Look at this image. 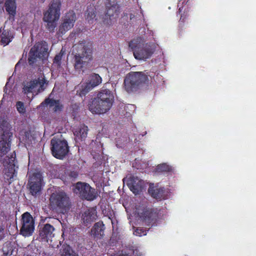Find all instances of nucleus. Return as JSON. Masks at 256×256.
<instances>
[{
  "instance_id": "b1692460",
  "label": "nucleus",
  "mask_w": 256,
  "mask_h": 256,
  "mask_svg": "<svg viewBox=\"0 0 256 256\" xmlns=\"http://www.w3.org/2000/svg\"><path fill=\"white\" fill-rule=\"evenodd\" d=\"M44 103L54 112L60 111L62 110V106L60 104L58 100L48 98L45 100L44 102H42V104H44Z\"/></svg>"
},
{
  "instance_id": "58836bf2",
  "label": "nucleus",
  "mask_w": 256,
  "mask_h": 256,
  "mask_svg": "<svg viewBox=\"0 0 256 256\" xmlns=\"http://www.w3.org/2000/svg\"><path fill=\"white\" fill-rule=\"evenodd\" d=\"M134 17H136V16H135L134 14H130V20H132Z\"/></svg>"
},
{
  "instance_id": "20e7f679",
  "label": "nucleus",
  "mask_w": 256,
  "mask_h": 256,
  "mask_svg": "<svg viewBox=\"0 0 256 256\" xmlns=\"http://www.w3.org/2000/svg\"><path fill=\"white\" fill-rule=\"evenodd\" d=\"M48 46L46 42L37 43L30 49L28 62L32 68L40 66L48 56Z\"/></svg>"
},
{
  "instance_id": "a211bd4d",
  "label": "nucleus",
  "mask_w": 256,
  "mask_h": 256,
  "mask_svg": "<svg viewBox=\"0 0 256 256\" xmlns=\"http://www.w3.org/2000/svg\"><path fill=\"white\" fill-rule=\"evenodd\" d=\"M138 213L140 217V220L144 222L146 226H149L153 222L157 216L156 212L148 208H144L142 211L138 210Z\"/></svg>"
},
{
  "instance_id": "6e6552de",
  "label": "nucleus",
  "mask_w": 256,
  "mask_h": 256,
  "mask_svg": "<svg viewBox=\"0 0 256 256\" xmlns=\"http://www.w3.org/2000/svg\"><path fill=\"white\" fill-rule=\"evenodd\" d=\"M48 82L44 76L24 83L23 92L26 94H32L34 96L44 91L48 85Z\"/></svg>"
},
{
  "instance_id": "1a4fd4ad",
  "label": "nucleus",
  "mask_w": 256,
  "mask_h": 256,
  "mask_svg": "<svg viewBox=\"0 0 256 256\" xmlns=\"http://www.w3.org/2000/svg\"><path fill=\"white\" fill-rule=\"evenodd\" d=\"M106 12L102 16L103 23L107 26L113 24L120 12V7L115 0H108L106 4Z\"/></svg>"
},
{
  "instance_id": "393cba45",
  "label": "nucleus",
  "mask_w": 256,
  "mask_h": 256,
  "mask_svg": "<svg viewBox=\"0 0 256 256\" xmlns=\"http://www.w3.org/2000/svg\"><path fill=\"white\" fill-rule=\"evenodd\" d=\"M4 5L6 12L10 16H12V18L14 20V17L16 14V0H6Z\"/></svg>"
},
{
  "instance_id": "ddd939ff",
  "label": "nucleus",
  "mask_w": 256,
  "mask_h": 256,
  "mask_svg": "<svg viewBox=\"0 0 256 256\" xmlns=\"http://www.w3.org/2000/svg\"><path fill=\"white\" fill-rule=\"evenodd\" d=\"M123 182L136 195L140 194L144 186V182L142 180L131 174L127 175L124 178Z\"/></svg>"
},
{
  "instance_id": "bb28decb",
  "label": "nucleus",
  "mask_w": 256,
  "mask_h": 256,
  "mask_svg": "<svg viewBox=\"0 0 256 256\" xmlns=\"http://www.w3.org/2000/svg\"><path fill=\"white\" fill-rule=\"evenodd\" d=\"M59 256H78L68 245L64 244L62 246L58 253Z\"/></svg>"
},
{
  "instance_id": "f03ea898",
  "label": "nucleus",
  "mask_w": 256,
  "mask_h": 256,
  "mask_svg": "<svg viewBox=\"0 0 256 256\" xmlns=\"http://www.w3.org/2000/svg\"><path fill=\"white\" fill-rule=\"evenodd\" d=\"M72 52L74 55V68L83 72L92 59L91 46L86 41L80 42L74 45Z\"/></svg>"
},
{
  "instance_id": "6ab92c4d",
  "label": "nucleus",
  "mask_w": 256,
  "mask_h": 256,
  "mask_svg": "<svg viewBox=\"0 0 256 256\" xmlns=\"http://www.w3.org/2000/svg\"><path fill=\"white\" fill-rule=\"evenodd\" d=\"M182 2V6L180 7L178 12L180 14V18L179 20V26H182L188 18V13L190 11V7L187 4V0H179L178 4Z\"/></svg>"
},
{
  "instance_id": "c9c22d12",
  "label": "nucleus",
  "mask_w": 256,
  "mask_h": 256,
  "mask_svg": "<svg viewBox=\"0 0 256 256\" xmlns=\"http://www.w3.org/2000/svg\"><path fill=\"white\" fill-rule=\"evenodd\" d=\"M106 216H108V218L112 220L114 217V212L113 210L108 209V210L106 211Z\"/></svg>"
},
{
  "instance_id": "aec40b11",
  "label": "nucleus",
  "mask_w": 256,
  "mask_h": 256,
  "mask_svg": "<svg viewBox=\"0 0 256 256\" xmlns=\"http://www.w3.org/2000/svg\"><path fill=\"white\" fill-rule=\"evenodd\" d=\"M105 230L104 224L102 222H96L91 230V235L97 238H100L104 235Z\"/></svg>"
},
{
  "instance_id": "f3484780",
  "label": "nucleus",
  "mask_w": 256,
  "mask_h": 256,
  "mask_svg": "<svg viewBox=\"0 0 256 256\" xmlns=\"http://www.w3.org/2000/svg\"><path fill=\"white\" fill-rule=\"evenodd\" d=\"M76 18V15L72 12L67 13L64 18L63 22L59 26L58 34H63L72 28Z\"/></svg>"
},
{
  "instance_id": "9b49d317",
  "label": "nucleus",
  "mask_w": 256,
  "mask_h": 256,
  "mask_svg": "<svg viewBox=\"0 0 256 256\" xmlns=\"http://www.w3.org/2000/svg\"><path fill=\"white\" fill-rule=\"evenodd\" d=\"M28 186L30 194L34 196L40 195L42 186H43V180L42 174L36 172L32 174H29Z\"/></svg>"
},
{
  "instance_id": "473e14b6",
  "label": "nucleus",
  "mask_w": 256,
  "mask_h": 256,
  "mask_svg": "<svg viewBox=\"0 0 256 256\" xmlns=\"http://www.w3.org/2000/svg\"><path fill=\"white\" fill-rule=\"evenodd\" d=\"M62 55V54L61 52L60 54L56 55L54 59V64L58 66H59L60 65Z\"/></svg>"
},
{
  "instance_id": "9d476101",
  "label": "nucleus",
  "mask_w": 256,
  "mask_h": 256,
  "mask_svg": "<svg viewBox=\"0 0 256 256\" xmlns=\"http://www.w3.org/2000/svg\"><path fill=\"white\" fill-rule=\"evenodd\" d=\"M51 150L52 155L57 158L62 159L68 152V146L66 140L56 136L51 140Z\"/></svg>"
},
{
  "instance_id": "4c0bfd02",
  "label": "nucleus",
  "mask_w": 256,
  "mask_h": 256,
  "mask_svg": "<svg viewBox=\"0 0 256 256\" xmlns=\"http://www.w3.org/2000/svg\"><path fill=\"white\" fill-rule=\"evenodd\" d=\"M77 174L76 172H70V176L72 177V178H76L77 176Z\"/></svg>"
},
{
  "instance_id": "a19ab883",
  "label": "nucleus",
  "mask_w": 256,
  "mask_h": 256,
  "mask_svg": "<svg viewBox=\"0 0 256 256\" xmlns=\"http://www.w3.org/2000/svg\"><path fill=\"white\" fill-rule=\"evenodd\" d=\"M44 0H42V2H44Z\"/></svg>"
},
{
  "instance_id": "7c9ffc66",
  "label": "nucleus",
  "mask_w": 256,
  "mask_h": 256,
  "mask_svg": "<svg viewBox=\"0 0 256 256\" xmlns=\"http://www.w3.org/2000/svg\"><path fill=\"white\" fill-rule=\"evenodd\" d=\"M170 170V167L166 164H162L158 165L156 168L157 172H166Z\"/></svg>"
},
{
  "instance_id": "5701e85b",
  "label": "nucleus",
  "mask_w": 256,
  "mask_h": 256,
  "mask_svg": "<svg viewBox=\"0 0 256 256\" xmlns=\"http://www.w3.org/2000/svg\"><path fill=\"white\" fill-rule=\"evenodd\" d=\"M5 28L6 26L3 28L0 29V41L4 45H6L12 38L13 34L10 30L5 29Z\"/></svg>"
},
{
  "instance_id": "2eb2a0df",
  "label": "nucleus",
  "mask_w": 256,
  "mask_h": 256,
  "mask_svg": "<svg viewBox=\"0 0 256 256\" xmlns=\"http://www.w3.org/2000/svg\"><path fill=\"white\" fill-rule=\"evenodd\" d=\"M34 229V222L32 216L28 212L22 216L21 234L24 236H31Z\"/></svg>"
},
{
  "instance_id": "423d86ee",
  "label": "nucleus",
  "mask_w": 256,
  "mask_h": 256,
  "mask_svg": "<svg viewBox=\"0 0 256 256\" xmlns=\"http://www.w3.org/2000/svg\"><path fill=\"white\" fill-rule=\"evenodd\" d=\"M60 0H52L48 10L44 13L43 20L47 23L46 26L50 32H53L56 27V22L60 16Z\"/></svg>"
},
{
  "instance_id": "f704fd0d",
  "label": "nucleus",
  "mask_w": 256,
  "mask_h": 256,
  "mask_svg": "<svg viewBox=\"0 0 256 256\" xmlns=\"http://www.w3.org/2000/svg\"><path fill=\"white\" fill-rule=\"evenodd\" d=\"M134 251L133 250H128L127 252H122V253L118 256H132L134 254Z\"/></svg>"
},
{
  "instance_id": "e433bc0d",
  "label": "nucleus",
  "mask_w": 256,
  "mask_h": 256,
  "mask_svg": "<svg viewBox=\"0 0 256 256\" xmlns=\"http://www.w3.org/2000/svg\"><path fill=\"white\" fill-rule=\"evenodd\" d=\"M5 123H8L7 122H4L0 125V138L2 139V135L4 134V131L6 129V128L4 125H5Z\"/></svg>"
},
{
  "instance_id": "4be33fe9",
  "label": "nucleus",
  "mask_w": 256,
  "mask_h": 256,
  "mask_svg": "<svg viewBox=\"0 0 256 256\" xmlns=\"http://www.w3.org/2000/svg\"><path fill=\"white\" fill-rule=\"evenodd\" d=\"M96 218V212L93 208L88 209L82 215L83 222L86 226L95 220Z\"/></svg>"
},
{
  "instance_id": "f257e3e1",
  "label": "nucleus",
  "mask_w": 256,
  "mask_h": 256,
  "mask_svg": "<svg viewBox=\"0 0 256 256\" xmlns=\"http://www.w3.org/2000/svg\"><path fill=\"white\" fill-rule=\"evenodd\" d=\"M109 84H106L98 92L96 98L89 104L90 110L93 114H102L106 112L114 102V93L107 88Z\"/></svg>"
},
{
  "instance_id": "c756f323",
  "label": "nucleus",
  "mask_w": 256,
  "mask_h": 256,
  "mask_svg": "<svg viewBox=\"0 0 256 256\" xmlns=\"http://www.w3.org/2000/svg\"><path fill=\"white\" fill-rule=\"evenodd\" d=\"M86 18L88 22L90 23H92V21L96 17L94 9L92 8H88L86 12Z\"/></svg>"
},
{
  "instance_id": "f8f14e48",
  "label": "nucleus",
  "mask_w": 256,
  "mask_h": 256,
  "mask_svg": "<svg viewBox=\"0 0 256 256\" xmlns=\"http://www.w3.org/2000/svg\"><path fill=\"white\" fill-rule=\"evenodd\" d=\"M16 154H12L10 157L6 156L4 160L3 164L4 167V178L7 180L9 184L13 180L16 175V168L15 160Z\"/></svg>"
},
{
  "instance_id": "ea45409f",
  "label": "nucleus",
  "mask_w": 256,
  "mask_h": 256,
  "mask_svg": "<svg viewBox=\"0 0 256 256\" xmlns=\"http://www.w3.org/2000/svg\"><path fill=\"white\" fill-rule=\"evenodd\" d=\"M124 16L128 17V14L124 13Z\"/></svg>"
},
{
  "instance_id": "4468645a",
  "label": "nucleus",
  "mask_w": 256,
  "mask_h": 256,
  "mask_svg": "<svg viewBox=\"0 0 256 256\" xmlns=\"http://www.w3.org/2000/svg\"><path fill=\"white\" fill-rule=\"evenodd\" d=\"M75 192L80 196L88 200H92L96 198V192L88 184L82 182L76 184Z\"/></svg>"
},
{
  "instance_id": "a878e982",
  "label": "nucleus",
  "mask_w": 256,
  "mask_h": 256,
  "mask_svg": "<svg viewBox=\"0 0 256 256\" xmlns=\"http://www.w3.org/2000/svg\"><path fill=\"white\" fill-rule=\"evenodd\" d=\"M88 131V126L80 125L74 130V134L76 138L82 140L86 137Z\"/></svg>"
},
{
  "instance_id": "dca6fc26",
  "label": "nucleus",
  "mask_w": 256,
  "mask_h": 256,
  "mask_svg": "<svg viewBox=\"0 0 256 256\" xmlns=\"http://www.w3.org/2000/svg\"><path fill=\"white\" fill-rule=\"evenodd\" d=\"M55 228L53 226L50 224H42L39 230V236L44 242L52 241L54 236Z\"/></svg>"
},
{
  "instance_id": "7ed1b4c3",
  "label": "nucleus",
  "mask_w": 256,
  "mask_h": 256,
  "mask_svg": "<svg viewBox=\"0 0 256 256\" xmlns=\"http://www.w3.org/2000/svg\"><path fill=\"white\" fill-rule=\"evenodd\" d=\"M129 47L133 51L134 58L138 60H145L150 58L154 50L152 44H144V40L140 37L131 40Z\"/></svg>"
},
{
  "instance_id": "2f4dec72",
  "label": "nucleus",
  "mask_w": 256,
  "mask_h": 256,
  "mask_svg": "<svg viewBox=\"0 0 256 256\" xmlns=\"http://www.w3.org/2000/svg\"><path fill=\"white\" fill-rule=\"evenodd\" d=\"M134 234L136 236H141L146 234V230L141 228H136L134 232Z\"/></svg>"
},
{
  "instance_id": "0eeeda50",
  "label": "nucleus",
  "mask_w": 256,
  "mask_h": 256,
  "mask_svg": "<svg viewBox=\"0 0 256 256\" xmlns=\"http://www.w3.org/2000/svg\"><path fill=\"white\" fill-rule=\"evenodd\" d=\"M50 205L53 210L64 213L70 209V198L64 192L52 193L50 198Z\"/></svg>"
},
{
  "instance_id": "39448f33",
  "label": "nucleus",
  "mask_w": 256,
  "mask_h": 256,
  "mask_svg": "<svg viewBox=\"0 0 256 256\" xmlns=\"http://www.w3.org/2000/svg\"><path fill=\"white\" fill-rule=\"evenodd\" d=\"M148 82V76L144 72H130L125 77L124 88L128 92H135Z\"/></svg>"
},
{
  "instance_id": "c85d7f7f",
  "label": "nucleus",
  "mask_w": 256,
  "mask_h": 256,
  "mask_svg": "<svg viewBox=\"0 0 256 256\" xmlns=\"http://www.w3.org/2000/svg\"><path fill=\"white\" fill-rule=\"evenodd\" d=\"M94 88V86H93L89 82H86V84H84L81 86V88L80 90V96H84L86 94H87L88 92L92 90Z\"/></svg>"
},
{
  "instance_id": "cd10ccee",
  "label": "nucleus",
  "mask_w": 256,
  "mask_h": 256,
  "mask_svg": "<svg viewBox=\"0 0 256 256\" xmlns=\"http://www.w3.org/2000/svg\"><path fill=\"white\" fill-rule=\"evenodd\" d=\"M88 81L95 88L102 83V78L99 74L93 73L90 76Z\"/></svg>"
},
{
  "instance_id": "72a5a7b5",
  "label": "nucleus",
  "mask_w": 256,
  "mask_h": 256,
  "mask_svg": "<svg viewBox=\"0 0 256 256\" xmlns=\"http://www.w3.org/2000/svg\"><path fill=\"white\" fill-rule=\"evenodd\" d=\"M16 108L20 113H23L24 112V105L22 102H18L16 104Z\"/></svg>"
},
{
  "instance_id": "412c9836",
  "label": "nucleus",
  "mask_w": 256,
  "mask_h": 256,
  "mask_svg": "<svg viewBox=\"0 0 256 256\" xmlns=\"http://www.w3.org/2000/svg\"><path fill=\"white\" fill-rule=\"evenodd\" d=\"M150 194L156 199H160L164 198V189L163 188L150 184L148 190Z\"/></svg>"
}]
</instances>
